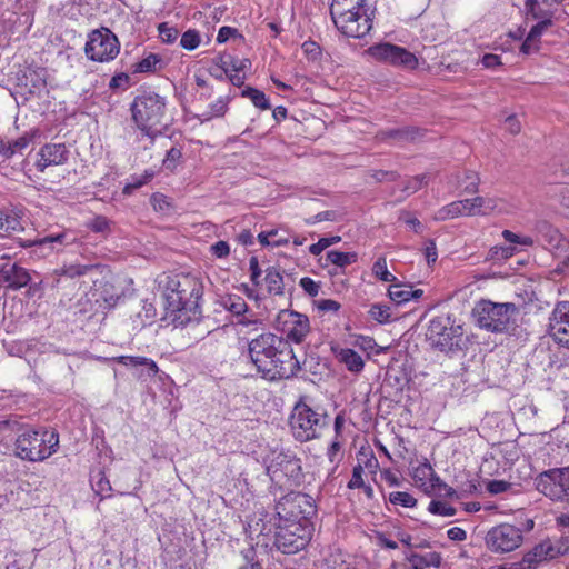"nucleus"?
I'll return each mask as SVG.
<instances>
[{
	"instance_id": "nucleus-1",
	"label": "nucleus",
	"mask_w": 569,
	"mask_h": 569,
	"mask_svg": "<svg viewBox=\"0 0 569 569\" xmlns=\"http://www.w3.org/2000/svg\"><path fill=\"white\" fill-rule=\"evenodd\" d=\"M248 352L257 371L267 380L288 379L300 370L292 348L281 336L263 332L249 341Z\"/></svg>"
},
{
	"instance_id": "nucleus-2",
	"label": "nucleus",
	"mask_w": 569,
	"mask_h": 569,
	"mask_svg": "<svg viewBox=\"0 0 569 569\" xmlns=\"http://www.w3.org/2000/svg\"><path fill=\"white\" fill-rule=\"evenodd\" d=\"M131 119L141 137L153 143L167 129V99L156 92H142L130 104Z\"/></svg>"
},
{
	"instance_id": "nucleus-3",
	"label": "nucleus",
	"mask_w": 569,
	"mask_h": 569,
	"mask_svg": "<svg viewBox=\"0 0 569 569\" xmlns=\"http://www.w3.org/2000/svg\"><path fill=\"white\" fill-rule=\"evenodd\" d=\"M167 309L196 315L203 295V284L193 273H173L161 280Z\"/></svg>"
},
{
	"instance_id": "nucleus-4",
	"label": "nucleus",
	"mask_w": 569,
	"mask_h": 569,
	"mask_svg": "<svg viewBox=\"0 0 569 569\" xmlns=\"http://www.w3.org/2000/svg\"><path fill=\"white\" fill-rule=\"evenodd\" d=\"M330 14L336 28L350 38H362L372 28V14L368 0H332Z\"/></svg>"
},
{
	"instance_id": "nucleus-5",
	"label": "nucleus",
	"mask_w": 569,
	"mask_h": 569,
	"mask_svg": "<svg viewBox=\"0 0 569 569\" xmlns=\"http://www.w3.org/2000/svg\"><path fill=\"white\" fill-rule=\"evenodd\" d=\"M59 435L44 427L26 426L19 438L14 440V455L30 462L44 461L57 452Z\"/></svg>"
},
{
	"instance_id": "nucleus-6",
	"label": "nucleus",
	"mask_w": 569,
	"mask_h": 569,
	"mask_svg": "<svg viewBox=\"0 0 569 569\" xmlns=\"http://www.w3.org/2000/svg\"><path fill=\"white\" fill-rule=\"evenodd\" d=\"M59 272L70 278L89 276L93 283L92 298L97 302L103 301L108 306H114L121 297V290L114 284V277L106 266L76 262L62 266Z\"/></svg>"
},
{
	"instance_id": "nucleus-7",
	"label": "nucleus",
	"mask_w": 569,
	"mask_h": 569,
	"mask_svg": "<svg viewBox=\"0 0 569 569\" xmlns=\"http://www.w3.org/2000/svg\"><path fill=\"white\" fill-rule=\"evenodd\" d=\"M289 426L296 440L307 442L321 436L328 426V416L300 399L292 408Z\"/></svg>"
},
{
	"instance_id": "nucleus-8",
	"label": "nucleus",
	"mask_w": 569,
	"mask_h": 569,
	"mask_svg": "<svg viewBox=\"0 0 569 569\" xmlns=\"http://www.w3.org/2000/svg\"><path fill=\"white\" fill-rule=\"evenodd\" d=\"M517 307L512 302H492L481 300L473 308V316L480 328L490 332H505L512 322Z\"/></svg>"
},
{
	"instance_id": "nucleus-9",
	"label": "nucleus",
	"mask_w": 569,
	"mask_h": 569,
	"mask_svg": "<svg viewBox=\"0 0 569 569\" xmlns=\"http://www.w3.org/2000/svg\"><path fill=\"white\" fill-rule=\"evenodd\" d=\"M463 328L450 316L435 317L427 329V340L443 352L461 350L463 343Z\"/></svg>"
},
{
	"instance_id": "nucleus-10",
	"label": "nucleus",
	"mask_w": 569,
	"mask_h": 569,
	"mask_svg": "<svg viewBox=\"0 0 569 569\" xmlns=\"http://www.w3.org/2000/svg\"><path fill=\"white\" fill-rule=\"evenodd\" d=\"M267 473L280 487L299 486L303 479L301 461L290 451H273L267 465Z\"/></svg>"
},
{
	"instance_id": "nucleus-11",
	"label": "nucleus",
	"mask_w": 569,
	"mask_h": 569,
	"mask_svg": "<svg viewBox=\"0 0 569 569\" xmlns=\"http://www.w3.org/2000/svg\"><path fill=\"white\" fill-rule=\"evenodd\" d=\"M37 0H0V23L4 31L26 33L33 23Z\"/></svg>"
},
{
	"instance_id": "nucleus-12",
	"label": "nucleus",
	"mask_w": 569,
	"mask_h": 569,
	"mask_svg": "<svg viewBox=\"0 0 569 569\" xmlns=\"http://www.w3.org/2000/svg\"><path fill=\"white\" fill-rule=\"evenodd\" d=\"M535 527L532 519H526L521 527L510 523H501L491 528L486 536L487 547L499 553L511 552L519 548L523 542V532L530 531Z\"/></svg>"
},
{
	"instance_id": "nucleus-13",
	"label": "nucleus",
	"mask_w": 569,
	"mask_h": 569,
	"mask_svg": "<svg viewBox=\"0 0 569 569\" xmlns=\"http://www.w3.org/2000/svg\"><path fill=\"white\" fill-rule=\"evenodd\" d=\"M276 513L282 522H307L316 513L312 497L301 492H290L276 503Z\"/></svg>"
},
{
	"instance_id": "nucleus-14",
	"label": "nucleus",
	"mask_w": 569,
	"mask_h": 569,
	"mask_svg": "<svg viewBox=\"0 0 569 569\" xmlns=\"http://www.w3.org/2000/svg\"><path fill=\"white\" fill-rule=\"evenodd\" d=\"M311 539V528L307 522H282L277 525L276 548L284 555L302 550Z\"/></svg>"
},
{
	"instance_id": "nucleus-15",
	"label": "nucleus",
	"mask_w": 569,
	"mask_h": 569,
	"mask_svg": "<svg viewBox=\"0 0 569 569\" xmlns=\"http://www.w3.org/2000/svg\"><path fill=\"white\" fill-rule=\"evenodd\" d=\"M120 52V42L117 36L108 28L96 29L88 34L84 53L88 59L96 62H110Z\"/></svg>"
},
{
	"instance_id": "nucleus-16",
	"label": "nucleus",
	"mask_w": 569,
	"mask_h": 569,
	"mask_svg": "<svg viewBox=\"0 0 569 569\" xmlns=\"http://www.w3.org/2000/svg\"><path fill=\"white\" fill-rule=\"evenodd\" d=\"M536 488L553 501H569V466L541 472L536 479Z\"/></svg>"
},
{
	"instance_id": "nucleus-17",
	"label": "nucleus",
	"mask_w": 569,
	"mask_h": 569,
	"mask_svg": "<svg viewBox=\"0 0 569 569\" xmlns=\"http://www.w3.org/2000/svg\"><path fill=\"white\" fill-rule=\"evenodd\" d=\"M277 328L286 341L301 343L310 332V321L303 313L281 310L277 317Z\"/></svg>"
},
{
	"instance_id": "nucleus-18",
	"label": "nucleus",
	"mask_w": 569,
	"mask_h": 569,
	"mask_svg": "<svg viewBox=\"0 0 569 569\" xmlns=\"http://www.w3.org/2000/svg\"><path fill=\"white\" fill-rule=\"evenodd\" d=\"M367 52L378 61L387 62L397 67L415 69L418 64V59L413 53L402 47L388 42L371 46Z\"/></svg>"
},
{
	"instance_id": "nucleus-19",
	"label": "nucleus",
	"mask_w": 569,
	"mask_h": 569,
	"mask_svg": "<svg viewBox=\"0 0 569 569\" xmlns=\"http://www.w3.org/2000/svg\"><path fill=\"white\" fill-rule=\"evenodd\" d=\"M549 330L559 346L569 349V301L556 305L550 317Z\"/></svg>"
},
{
	"instance_id": "nucleus-20",
	"label": "nucleus",
	"mask_w": 569,
	"mask_h": 569,
	"mask_svg": "<svg viewBox=\"0 0 569 569\" xmlns=\"http://www.w3.org/2000/svg\"><path fill=\"white\" fill-rule=\"evenodd\" d=\"M568 555L561 536L558 539H546L527 552V562L533 560L537 567L546 561L553 560L560 556Z\"/></svg>"
},
{
	"instance_id": "nucleus-21",
	"label": "nucleus",
	"mask_w": 569,
	"mask_h": 569,
	"mask_svg": "<svg viewBox=\"0 0 569 569\" xmlns=\"http://www.w3.org/2000/svg\"><path fill=\"white\" fill-rule=\"evenodd\" d=\"M39 159L36 168L43 172L50 166H60L67 162L69 151L63 143L44 144L38 152Z\"/></svg>"
},
{
	"instance_id": "nucleus-22",
	"label": "nucleus",
	"mask_w": 569,
	"mask_h": 569,
	"mask_svg": "<svg viewBox=\"0 0 569 569\" xmlns=\"http://www.w3.org/2000/svg\"><path fill=\"white\" fill-rule=\"evenodd\" d=\"M258 241L262 247H280L292 243L295 247L303 246L306 238L291 234L287 229H271L258 234Z\"/></svg>"
},
{
	"instance_id": "nucleus-23",
	"label": "nucleus",
	"mask_w": 569,
	"mask_h": 569,
	"mask_svg": "<svg viewBox=\"0 0 569 569\" xmlns=\"http://www.w3.org/2000/svg\"><path fill=\"white\" fill-rule=\"evenodd\" d=\"M29 281L30 276L28 271L16 262L0 263V283L8 288L19 289L27 286Z\"/></svg>"
},
{
	"instance_id": "nucleus-24",
	"label": "nucleus",
	"mask_w": 569,
	"mask_h": 569,
	"mask_svg": "<svg viewBox=\"0 0 569 569\" xmlns=\"http://www.w3.org/2000/svg\"><path fill=\"white\" fill-rule=\"evenodd\" d=\"M412 479L416 486L428 495H432L435 483L440 482V478L426 458L412 469Z\"/></svg>"
},
{
	"instance_id": "nucleus-25",
	"label": "nucleus",
	"mask_w": 569,
	"mask_h": 569,
	"mask_svg": "<svg viewBox=\"0 0 569 569\" xmlns=\"http://www.w3.org/2000/svg\"><path fill=\"white\" fill-rule=\"evenodd\" d=\"M23 211L17 207L0 208V234L10 237L23 230Z\"/></svg>"
},
{
	"instance_id": "nucleus-26",
	"label": "nucleus",
	"mask_w": 569,
	"mask_h": 569,
	"mask_svg": "<svg viewBox=\"0 0 569 569\" xmlns=\"http://www.w3.org/2000/svg\"><path fill=\"white\" fill-rule=\"evenodd\" d=\"M537 232L539 239L536 240V246L551 247V249H566L567 241L563 239L558 229L552 227L546 221L537 224Z\"/></svg>"
},
{
	"instance_id": "nucleus-27",
	"label": "nucleus",
	"mask_w": 569,
	"mask_h": 569,
	"mask_svg": "<svg viewBox=\"0 0 569 569\" xmlns=\"http://www.w3.org/2000/svg\"><path fill=\"white\" fill-rule=\"evenodd\" d=\"M36 132H24L21 137L10 140L0 141V157L4 160L12 158L16 154H22L23 151L30 146Z\"/></svg>"
},
{
	"instance_id": "nucleus-28",
	"label": "nucleus",
	"mask_w": 569,
	"mask_h": 569,
	"mask_svg": "<svg viewBox=\"0 0 569 569\" xmlns=\"http://www.w3.org/2000/svg\"><path fill=\"white\" fill-rule=\"evenodd\" d=\"M388 296L397 305H402L411 300H419L423 296V290L415 289L409 283L393 281L388 288Z\"/></svg>"
},
{
	"instance_id": "nucleus-29",
	"label": "nucleus",
	"mask_w": 569,
	"mask_h": 569,
	"mask_svg": "<svg viewBox=\"0 0 569 569\" xmlns=\"http://www.w3.org/2000/svg\"><path fill=\"white\" fill-rule=\"evenodd\" d=\"M478 216L503 214L509 212V203L499 197H475Z\"/></svg>"
},
{
	"instance_id": "nucleus-30",
	"label": "nucleus",
	"mask_w": 569,
	"mask_h": 569,
	"mask_svg": "<svg viewBox=\"0 0 569 569\" xmlns=\"http://www.w3.org/2000/svg\"><path fill=\"white\" fill-rule=\"evenodd\" d=\"M111 360L133 369H139V367H147L148 377H156L159 371L158 365L152 359L147 357L119 356L112 358Z\"/></svg>"
},
{
	"instance_id": "nucleus-31",
	"label": "nucleus",
	"mask_w": 569,
	"mask_h": 569,
	"mask_svg": "<svg viewBox=\"0 0 569 569\" xmlns=\"http://www.w3.org/2000/svg\"><path fill=\"white\" fill-rule=\"evenodd\" d=\"M264 272L266 276L263 281L267 292L272 296H283L286 282L280 269L274 266H270L264 270Z\"/></svg>"
},
{
	"instance_id": "nucleus-32",
	"label": "nucleus",
	"mask_w": 569,
	"mask_h": 569,
	"mask_svg": "<svg viewBox=\"0 0 569 569\" xmlns=\"http://www.w3.org/2000/svg\"><path fill=\"white\" fill-rule=\"evenodd\" d=\"M230 98L228 96H222L216 99L208 106V109L198 116L201 122L210 121L214 118L223 117L229 109Z\"/></svg>"
},
{
	"instance_id": "nucleus-33",
	"label": "nucleus",
	"mask_w": 569,
	"mask_h": 569,
	"mask_svg": "<svg viewBox=\"0 0 569 569\" xmlns=\"http://www.w3.org/2000/svg\"><path fill=\"white\" fill-rule=\"evenodd\" d=\"M336 357L351 372H360L365 367L361 356L350 348L340 349Z\"/></svg>"
},
{
	"instance_id": "nucleus-34",
	"label": "nucleus",
	"mask_w": 569,
	"mask_h": 569,
	"mask_svg": "<svg viewBox=\"0 0 569 569\" xmlns=\"http://www.w3.org/2000/svg\"><path fill=\"white\" fill-rule=\"evenodd\" d=\"M26 426L16 417L0 420V441L4 442L13 437L19 438Z\"/></svg>"
},
{
	"instance_id": "nucleus-35",
	"label": "nucleus",
	"mask_w": 569,
	"mask_h": 569,
	"mask_svg": "<svg viewBox=\"0 0 569 569\" xmlns=\"http://www.w3.org/2000/svg\"><path fill=\"white\" fill-rule=\"evenodd\" d=\"M163 66V61L160 54L158 53H149L143 57L140 61L133 64V72L136 73H147L154 72L161 69Z\"/></svg>"
},
{
	"instance_id": "nucleus-36",
	"label": "nucleus",
	"mask_w": 569,
	"mask_h": 569,
	"mask_svg": "<svg viewBox=\"0 0 569 569\" xmlns=\"http://www.w3.org/2000/svg\"><path fill=\"white\" fill-rule=\"evenodd\" d=\"M525 9L527 17H531L536 20L552 18L551 10L543 8L540 0H526Z\"/></svg>"
},
{
	"instance_id": "nucleus-37",
	"label": "nucleus",
	"mask_w": 569,
	"mask_h": 569,
	"mask_svg": "<svg viewBox=\"0 0 569 569\" xmlns=\"http://www.w3.org/2000/svg\"><path fill=\"white\" fill-rule=\"evenodd\" d=\"M461 208H462V206L460 204L459 200L452 201V202L443 206L442 208H440L435 213V219L438 221H445L448 219L463 217Z\"/></svg>"
},
{
	"instance_id": "nucleus-38",
	"label": "nucleus",
	"mask_w": 569,
	"mask_h": 569,
	"mask_svg": "<svg viewBox=\"0 0 569 569\" xmlns=\"http://www.w3.org/2000/svg\"><path fill=\"white\" fill-rule=\"evenodd\" d=\"M223 306L227 310L236 316H243L248 310V306L244 299L237 295L227 296L223 299Z\"/></svg>"
},
{
	"instance_id": "nucleus-39",
	"label": "nucleus",
	"mask_w": 569,
	"mask_h": 569,
	"mask_svg": "<svg viewBox=\"0 0 569 569\" xmlns=\"http://www.w3.org/2000/svg\"><path fill=\"white\" fill-rule=\"evenodd\" d=\"M357 259L356 251H328L327 261L338 266L346 267Z\"/></svg>"
},
{
	"instance_id": "nucleus-40",
	"label": "nucleus",
	"mask_w": 569,
	"mask_h": 569,
	"mask_svg": "<svg viewBox=\"0 0 569 569\" xmlns=\"http://www.w3.org/2000/svg\"><path fill=\"white\" fill-rule=\"evenodd\" d=\"M242 96L249 98L251 102L261 110H268L271 108L269 99L264 92L258 89L249 87L243 90Z\"/></svg>"
},
{
	"instance_id": "nucleus-41",
	"label": "nucleus",
	"mask_w": 569,
	"mask_h": 569,
	"mask_svg": "<svg viewBox=\"0 0 569 569\" xmlns=\"http://www.w3.org/2000/svg\"><path fill=\"white\" fill-rule=\"evenodd\" d=\"M501 236L506 242L511 244H518L522 247H535L537 243L536 239H533L531 236L518 234L510 230H503Z\"/></svg>"
},
{
	"instance_id": "nucleus-42",
	"label": "nucleus",
	"mask_w": 569,
	"mask_h": 569,
	"mask_svg": "<svg viewBox=\"0 0 569 569\" xmlns=\"http://www.w3.org/2000/svg\"><path fill=\"white\" fill-rule=\"evenodd\" d=\"M201 43L200 32L196 29H188L181 34L180 46L188 51H192Z\"/></svg>"
},
{
	"instance_id": "nucleus-43",
	"label": "nucleus",
	"mask_w": 569,
	"mask_h": 569,
	"mask_svg": "<svg viewBox=\"0 0 569 569\" xmlns=\"http://www.w3.org/2000/svg\"><path fill=\"white\" fill-rule=\"evenodd\" d=\"M371 319L379 323H387L391 318L390 307L382 303H373L368 311Z\"/></svg>"
},
{
	"instance_id": "nucleus-44",
	"label": "nucleus",
	"mask_w": 569,
	"mask_h": 569,
	"mask_svg": "<svg viewBox=\"0 0 569 569\" xmlns=\"http://www.w3.org/2000/svg\"><path fill=\"white\" fill-rule=\"evenodd\" d=\"M375 277L385 282H393L397 278L388 270L385 258H379L372 266Z\"/></svg>"
},
{
	"instance_id": "nucleus-45",
	"label": "nucleus",
	"mask_w": 569,
	"mask_h": 569,
	"mask_svg": "<svg viewBox=\"0 0 569 569\" xmlns=\"http://www.w3.org/2000/svg\"><path fill=\"white\" fill-rule=\"evenodd\" d=\"M389 501L392 505L401 506L405 508H413L417 505V499L405 491H393L389 495Z\"/></svg>"
},
{
	"instance_id": "nucleus-46",
	"label": "nucleus",
	"mask_w": 569,
	"mask_h": 569,
	"mask_svg": "<svg viewBox=\"0 0 569 569\" xmlns=\"http://www.w3.org/2000/svg\"><path fill=\"white\" fill-rule=\"evenodd\" d=\"M159 37L164 43H173L179 37V30L170 26L168 22H162L158 26Z\"/></svg>"
},
{
	"instance_id": "nucleus-47",
	"label": "nucleus",
	"mask_w": 569,
	"mask_h": 569,
	"mask_svg": "<svg viewBox=\"0 0 569 569\" xmlns=\"http://www.w3.org/2000/svg\"><path fill=\"white\" fill-rule=\"evenodd\" d=\"M226 69H231L232 71L239 73L242 72L251 67V61L249 59L242 58H234L229 56L227 59L222 61Z\"/></svg>"
},
{
	"instance_id": "nucleus-48",
	"label": "nucleus",
	"mask_w": 569,
	"mask_h": 569,
	"mask_svg": "<svg viewBox=\"0 0 569 569\" xmlns=\"http://www.w3.org/2000/svg\"><path fill=\"white\" fill-rule=\"evenodd\" d=\"M182 153L177 148H171L167 151V154L162 161L163 169L172 172L178 167L180 160H181Z\"/></svg>"
},
{
	"instance_id": "nucleus-49",
	"label": "nucleus",
	"mask_w": 569,
	"mask_h": 569,
	"mask_svg": "<svg viewBox=\"0 0 569 569\" xmlns=\"http://www.w3.org/2000/svg\"><path fill=\"white\" fill-rule=\"evenodd\" d=\"M92 489L99 495L101 498H106L110 496L111 485L108 478L104 477L103 473H98V479L92 480Z\"/></svg>"
},
{
	"instance_id": "nucleus-50",
	"label": "nucleus",
	"mask_w": 569,
	"mask_h": 569,
	"mask_svg": "<svg viewBox=\"0 0 569 569\" xmlns=\"http://www.w3.org/2000/svg\"><path fill=\"white\" fill-rule=\"evenodd\" d=\"M428 510L433 515H439L443 517H452L456 515V509L446 502L432 500L429 503Z\"/></svg>"
},
{
	"instance_id": "nucleus-51",
	"label": "nucleus",
	"mask_w": 569,
	"mask_h": 569,
	"mask_svg": "<svg viewBox=\"0 0 569 569\" xmlns=\"http://www.w3.org/2000/svg\"><path fill=\"white\" fill-rule=\"evenodd\" d=\"M30 77V92H34L37 90H41L46 87V79H44V71L41 69L39 71L37 70H30L29 76H26L28 79Z\"/></svg>"
},
{
	"instance_id": "nucleus-52",
	"label": "nucleus",
	"mask_w": 569,
	"mask_h": 569,
	"mask_svg": "<svg viewBox=\"0 0 569 569\" xmlns=\"http://www.w3.org/2000/svg\"><path fill=\"white\" fill-rule=\"evenodd\" d=\"M555 527L560 536L569 535V509L559 511L555 516Z\"/></svg>"
},
{
	"instance_id": "nucleus-53",
	"label": "nucleus",
	"mask_w": 569,
	"mask_h": 569,
	"mask_svg": "<svg viewBox=\"0 0 569 569\" xmlns=\"http://www.w3.org/2000/svg\"><path fill=\"white\" fill-rule=\"evenodd\" d=\"M552 24L550 18L540 19L538 23L531 27L529 31V40H539L541 34Z\"/></svg>"
},
{
	"instance_id": "nucleus-54",
	"label": "nucleus",
	"mask_w": 569,
	"mask_h": 569,
	"mask_svg": "<svg viewBox=\"0 0 569 569\" xmlns=\"http://www.w3.org/2000/svg\"><path fill=\"white\" fill-rule=\"evenodd\" d=\"M466 184L463 187V192L468 194H473L478 191V187L480 183V178L477 172L468 171L465 174Z\"/></svg>"
},
{
	"instance_id": "nucleus-55",
	"label": "nucleus",
	"mask_w": 569,
	"mask_h": 569,
	"mask_svg": "<svg viewBox=\"0 0 569 569\" xmlns=\"http://www.w3.org/2000/svg\"><path fill=\"white\" fill-rule=\"evenodd\" d=\"M362 476H363V468L360 463H358L352 469V476H351V479L349 480L347 487L349 489H360V487H365V481H363Z\"/></svg>"
},
{
	"instance_id": "nucleus-56",
	"label": "nucleus",
	"mask_w": 569,
	"mask_h": 569,
	"mask_svg": "<svg viewBox=\"0 0 569 569\" xmlns=\"http://www.w3.org/2000/svg\"><path fill=\"white\" fill-rule=\"evenodd\" d=\"M317 309L321 312H330V313H338V311L341 308V305L332 299H320L316 302Z\"/></svg>"
},
{
	"instance_id": "nucleus-57",
	"label": "nucleus",
	"mask_w": 569,
	"mask_h": 569,
	"mask_svg": "<svg viewBox=\"0 0 569 569\" xmlns=\"http://www.w3.org/2000/svg\"><path fill=\"white\" fill-rule=\"evenodd\" d=\"M64 233H57L56 236L37 237L29 241V246H47L50 243L63 244Z\"/></svg>"
},
{
	"instance_id": "nucleus-58",
	"label": "nucleus",
	"mask_w": 569,
	"mask_h": 569,
	"mask_svg": "<svg viewBox=\"0 0 569 569\" xmlns=\"http://www.w3.org/2000/svg\"><path fill=\"white\" fill-rule=\"evenodd\" d=\"M341 240L339 236H332V237H321L318 239L317 242H312L308 244V249H327L332 244L338 243Z\"/></svg>"
},
{
	"instance_id": "nucleus-59",
	"label": "nucleus",
	"mask_w": 569,
	"mask_h": 569,
	"mask_svg": "<svg viewBox=\"0 0 569 569\" xmlns=\"http://www.w3.org/2000/svg\"><path fill=\"white\" fill-rule=\"evenodd\" d=\"M300 287L308 293L310 297H316L319 293L320 286L318 282L312 280L309 277H303L300 279Z\"/></svg>"
},
{
	"instance_id": "nucleus-60",
	"label": "nucleus",
	"mask_w": 569,
	"mask_h": 569,
	"mask_svg": "<svg viewBox=\"0 0 569 569\" xmlns=\"http://www.w3.org/2000/svg\"><path fill=\"white\" fill-rule=\"evenodd\" d=\"M511 488V483L505 480H491L487 485V490L492 495L506 492Z\"/></svg>"
},
{
	"instance_id": "nucleus-61",
	"label": "nucleus",
	"mask_w": 569,
	"mask_h": 569,
	"mask_svg": "<svg viewBox=\"0 0 569 569\" xmlns=\"http://www.w3.org/2000/svg\"><path fill=\"white\" fill-rule=\"evenodd\" d=\"M232 37L242 38V36L239 34V32L236 28L224 26L219 29L218 36H217V41L219 43H224Z\"/></svg>"
},
{
	"instance_id": "nucleus-62",
	"label": "nucleus",
	"mask_w": 569,
	"mask_h": 569,
	"mask_svg": "<svg viewBox=\"0 0 569 569\" xmlns=\"http://www.w3.org/2000/svg\"><path fill=\"white\" fill-rule=\"evenodd\" d=\"M249 269H250V279L251 281L258 286L260 283L259 279L262 274V269L259 266V260L257 257H251L249 261Z\"/></svg>"
},
{
	"instance_id": "nucleus-63",
	"label": "nucleus",
	"mask_w": 569,
	"mask_h": 569,
	"mask_svg": "<svg viewBox=\"0 0 569 569\" xmlns=\"http://www.w3.org/2000/svg\"><path fill=\"white\" fill-rule=\"evenodd\" d=\"M460 204L462 206L461 211L463 216L472 217L478 216L477 212V201H475V198L470 199H463L459 200Z\"/></svg>"
},
{
	"instance_id": "nucleus-64",
	"label": "nucleus",
	"mask_w": 569,
	"mask_h": 569,
	"mask_svg": "<svg viewBox=\"0 0 569 569\" xmlns=\"http://www.w3.org/2000/svg\"><path fill=\"white\" fill-rule=\"evenodd\" d=\"M406 560H408L412 569H426L422 555L408 552L406 553Z\"/></svg>"
}]
</instances>
